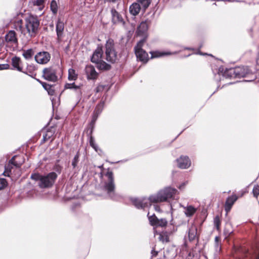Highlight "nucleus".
I'll return each instance as SVG.
<instances>
[{"label": "nucleus", "mask_w": 259, "mask_h": 259, "mask_svg": "<svg viewBox=\"0 0 259 259\" xmlns=\"http://www.w3.org/2000/svg\"><path fill=\"white\" fill-rule=\"evenodd\" d=\"M107 1L109 2H116L117 0H107Z\"/></svg>", "instance_id": "obj_57"}, {"label": "nucleus", "mask_w": 259, "mask_h": 259, "mask_svg": "<svg viewBox=\"0 0 259 259\" xmlns=\"http://www.w3.org/2000/svg\"><path fill=\"white\" fill-rule=\"evenodd\" d=\"M111 13L112 15V21L113 24H124V21L122 16L115 9H112Z\"/></svg>", "instance_id": "obj_16"}, {"label": "nucleus", "mask_w": 259, "mask_h": 259, "mask_svg": "<svg viewBox=\"0 0 259 259\" xmlns=\"http://www.w3.org/2000/svg\"><path fill=\"white\" fill-rule=\"evenodd\" d=\"M85 72L88 79H95L97 78L98 75V73L96 72L95 67L91 65L86 66Z\"/></svg>", "instance_id": "obj_17"}, {"label": "nucleus", "mask_w": 259, "mask_h": 259, "mask_svg": "<svg viewBox=\"0 0 259 259\" xmlns=\"http://www.w3.org/2000/svg\"><path fill=\"white\" fill-rule=\"evenodd\" d=\"M177 192L176 189L168 187L159 191L156 195L150 196L149 198H133L131 199V201L137 208H144L151 205V202L157 203L164 201L169 202V199H176Z\"/></svg>", "instance_id": "obj_1"}, {"label": "nucleus", "mask_w": 259, "mask_h": 259, "mask_svg": "<svg viewBox=\"0 0 259 259\" xmlns=\"http://www.w3.org/2000/svg\"><path fill=\"white\" fill-rule=\"evenodd\" d=\"M177 162L178 167L182 169L188 168L191 165V161L186 156H181L177 159Z\"/></svg>", "instance_id": "obj_15"}, {"label": "nucleus", "mask_w": 259, "mask_h": 259, "mask_svg": "<svg viewBox=\"0 0 259 259\" xmlns=\"http://www.w3.org/2000/svg\"><path fill=\"white\" fill-rule=\"evenodd\" d=\"M24 162V159L23 157L17 155L14 156L9 160L8 164L5 166V172H11V169L13 168L12 165L15 166L16 167H20Z\"/></svg>", "instance_id": "obj_9"}, {"label": "nucleus", "mask_w": 259, "mask_h": 259, "mask_svg": "<svg viewBox=\"0 0 259 259\" xmlns=\"http://www.w3.org/2000/svg\"><path fill=\"white\" fill-rule=\"evenodd\" d=\"M103 50L101 47H98L93 53L91 60L93 63L96 64L102 60Z\"/></svg>", "instance_id": "obj_19"}, {"label": "nucleus", "mask_w": 259, "mask_h": 259, "mask_svg": "<svg viewBox=\"0 0 259 259\" xmlns=\"http://www.w3.org/2000/svg\"><path fill=\"white\" fill-rule=\"evenodd\" d=\"M148 22L149 21L147 20L141 22L136 31L138 35L142 36L145 35L148 29Z\"/></svg>", "instance_id": "obj_20"}, {"label": "nucleus", "mask_w": 259, "mask_h": 259, "mask_svg": "<svg viewBox=\"0 0 259 259\" xmlns=\"http://www.w3.org/2000/svg\"><path fill=\"white\" fill-rule=\"evenodd\" d=\"M252 193L253 196L256 198H257V196L259 195V186L258 185H255L253 186L252 189Z\"/></svg>", "instance_id": "obj_40"}, {"label": "nucleus", "mask_w": 259, "mask_h": 259, "mask_svg": "<svg viewBox=\"0 0 259 259\" xmlns=\"http://www.w3.org/2000/svg\"><path fill=\"white\" fill-rule=\"evenodd\" d=\"M107 180L104 182L103 189L106 191L109 197L113 199L116 200L117 197L115 194V184L114 182L113 174L111 171L108 170L105 174Z\"/></svg>", "instance_id": "obj_5"}, {"label": "nucleus", "mask_w": 259, "mask_h": 259, "mask_svg": "<svg viewBox=\"0 0 259 259\" xmlns=\"http://www.w3.org/2000/svg\"><path fill=\"white\" fill-rule=\"evenodd\" d=\"M214 243H220V238L219 236H215L214 239Z\"/></svg>", "instance_id": "obj_51"}, {"label": "nucleus", "mask_w": 259, "mask_h": 259, "mask_svg": "<svg viewBox=\"0 0 259 259\" xmlns=\"http://www.w3.org/2000/svg\"><path fill=\"white\" fill-rule=\"evenodd\" d=\"M9 65L8 64H0V70L8 69L9 68Z\"/></svg>", "instance_id": "obj_48"}, {"label": "nucleus", "mask_w": 259, "mask_h": 259, "mask_svg": "<svg viewBox=\"0 0 259 259\" xmlns=\"http://www.w3.org/2000/svg\"><path fill=\"white\" fill-rule=\"evenodd\" d=\"M158 253V252L154 250V249H152V251H151V254H152V256H155L157 255Z\"/></svg>", "instance_id": "obj_52"}, {"label": "nucleus", "mask_w": 259, "mask_h": 259, "mask_svg": "<svg viewBox=\"0 0 259 259\" xmlns=\"http://www.w3.org/2000/svg\"><path fill=\"white\" fill-rule=\"evenodd\" d=\"M39 21L36 16L30 15L25 18V26L28 35L34 37L38 32Z\"/></svg>", "instance_id": "obj_4"}, {"label": "nucleus", "mask_w": 259, "mask_h": 259, "mask_svg": "<svg viewBox=\"0 0 259 259\" xmlns=\"http://www.w3.org/2000/svg\"><path fill=\"white\" fill-rule=\"evenodd\" d=\"M186 183H184L182 184L181 185H180V186L179 187V189H183L186 185Z\"/></svg>", "instance_id": "obj_54"}, {"label": "nucleus", "mask_w": 259, "mask_h": 259, "mask_svg": "<svg viewBox=\"0 0 259 259\" xmlns=\"http://www.w3.org/2000/svg\"><path fill=\"white\" fill-rule=\"evenodd\" d=\"M39 82L42 85V87L44 88L45 90H46L48 94L50 95H53L55 93V91L53 89V86L50 85L45 82H43L41 81H39Z\"/></svg>", "instance_id": "obj_27"}, {"label": "nucleus", "mask_w": 259, "mask_h": 259, "mask_svg": "<svg viewBox=\"0 0 259 259\" xmlns=\"http://www.w3.org/2000/svg\"><path fill=\"white\" fill-rule=\"evenodd\" d=\"M215 252L214 255H218L221 250V246L220 243H214Z\"/></svg>", "instance_id": "obj_45"}, {"label": "nucleus", "mask_w": 259, "mask_h": 259, "mask_svg": "<svg viewBox=\"0 0 259 259\" xmlns=\"http://www.w3.org/2000/svg\"><path fill=\"white\" fill-rule=\"evenodd\" d=\"M105 59L109 62L114 63L117 59V53L115 49L114 41L108 38L105 44Z\"/></svg>", "instance_id": "obj_6"}, {"label": "nucleus", "mask_w": 259, "mask_h": 259, "mask_svg": "<svg viewBox=\"0 0 259 259\" xmlns=\"http://www.w3.org/2000/svg\"><path fill=\"white\" fill-rule=\"evenodd\" d=\"M254 79V77H252L251 78V79H250V80H247V81H252V80H253Z\"/></svg>", "instance_id": "obj_58"}, {"label": "nucleus", "mask_w": 259, "mask_h": 259, "mask_svg": "<svg viewBox=\"0 0 259 259\" xmlns=\"http://www.w3.org/2000/svg\"><path fill=\"white\" fill-rule=\"evenodd\" d=\"M62 168V166L58 163H55L53 167V169L59 174H61Z\"/></svg>", "instance_id": "obj_41"}, {"label": "nucleus", "mask_w": 259, "mask_h": 259, "mask_svg": "<svg viewBox=\"0 0 259 259\" xmlns=\"http://www.w3.org/2000/svg\"><path fill=\"white\" fill-rule=\"evenodd\" d=\"M105 102L104 101H101L99 103H98L95 107V109L94 112L95 114H100L102 112L104 107Z\"/></svg>", "instance_id": "obj_33"}, {"label": "nucleus", "mask_w": 259, "mask_h": 259, "mask_svg": "<svg viewBox=\"0 0 259 259\" xmlns=\"http://www.w3.org/2000/svg\"><path fill=\"white\" fill-rule=\"evenodd\" d=\"M21 63V59L19 57H14L12 59V64L13 67L18 71L23 72L22 67L20 65Z\"/></svg>", "instance_id": "obj_22"}, {"label": "nucleus", "mask_w": 259, "mask_h": 259, "mask_svg": "<svg viewBox=\"0 0 259 259\" xmlns=\"http://www.w3.org/2000/svg\"><path fill=\"white\" fill-rule=\"evenodd\" d=\"M99 115V114H95V113L94 112L92 116V119L90 123H91L92 124H95Z\"/></svg>", "instance_id": "obj_47"}, {"label": "nucleus", "mask_w": 259, "mask_h": 259, "mask_svg": "<svg viewBox=\"0 0 259 259\" xmlns=\"http://www.w3.org/2000/svg\"><path fill=\"white\" fill-rule=\"evenodd\" d=\"M186 183H184L182 184L181 185H180V186L179 187V189H183L186 185Z\"/></svg>", "instance_id": "obj_55"}, {"label": "nucleus", "mask_w": 259, "mask_h": 259, "mask_svg": "<svg viewBox=\"0 0 259 259\" xmlns=\"http://www.w3.org/2000/svg\"><path fill=\"white\" fill-rule=\"evenodd\" d=\"M150 53L151 55V58H158L160 57L163 56H167L169 55L174 54H176V52L175 53H171L170 52H158V51H154V52H150Z\"/></svg>", "instance_id": "obj_25"}, {"label": "nucleus", "mask_w": 259, "mask_h": 259, "mask_svg": "<svg viewBox=\"0 0 259 259\" xmlns=\"http://www.w3.org/2000/svg\"><path fill=\"white\" fill-rule=\"evenodd\" d=\"M256 64L259 66V46L257 50V55L256 57Z\"/></svg>", "instance_id": "obj_50"}, {"label": "nucleus", "mask_w": 259, "mask_h": 259, "mask_svg": "<svg viewBox=\"0 0 259 259\" xmlns=\"http://www.w3.org/2000/svg\"><path fill=\"white\" fill-rule=\"evenodd\" d=\"M80 156V154L79 153V151H78L71 161V165L73 169H75L77 167V164L79 161Z\"/></svg>", "instance_id": "obj_31"}, {"label": "nucleus", "mask_w": 259, "mask_h": 259, "mask_svg": "<svg viewBox=\"0 0 259 259\" xmlns=\"http://www.w3.org/2000/svg\"><path fill=\"white\" fill-rule=\"evenodd\" d=\"M190 55V54H189V55H188L186 56V57H188V56H189Z\"/></svg>", "instance_id": "obj_62"}, {"label": "nucleus", "mask_w": 259, "mask_h": 259, "mask_svg": "<svg viewBox=\"0 0 259 259\" xmlns=\"http://www.w3.org/2000/svg\"><path fill=\"white\" fill-rule=\"evenodd\" d=\"M51 136H48L47 134H46L45 135H43V138L41 141V143H45L46 141H47L50 138Z\"/></svg>", "instance_id": "obj_49"}, {"label": "nucleus", "mask_w": 259, "mask_h": 259, "mask_svg": "<svg viewBox=\"0 0 259 259\" xmlns=\"http://www.w3.org/2000/svg\"><path fill=\"white\" fill-rule=\"evenodd\" d=\"M106 87H107L105 85H102V84L98 85L95 89V92L96 93L102 92L104 91L105 88Z\"/></svg>", "instance_id": "obj_44"}, {"label": "nucleus", "mask_w": 259, "mask_h": 259, "mask_svg": "<svg viewBox=\"0 0 259 259\" xmlns=\"http://www.w3.org/2000/svg\"><path fill=\"white\" fill-rule=\"evenodd\" d=\"M141 7L140 4L138 3H133L130 7V13L133 16H136L137 15H138L139 13Z\"/></svg>", "instance_id": "obj_23"}, {"label": "nucleus", "mask_w": 259, "mask_h": 259, "mask_svg": "<svg viewBox=\"0 0 259 259\" xmlns=\"http://www.w3.org/2000/svg\"><path fill=\"white\" fill-rule=\"evenodd\" d=\"M35 61L39 64H47L51 59V55L46 51L38 52L34 56Z\"/></svg>", "instance_id": "obj_12"}, {"label": "nucleus", "mask_w": 259, "mask_h": 259, "mask_svg": "<svg viewBox=\"0 0 259 259\" xmlns=\"http://www.w3.org/2000/svg\"><path fill=\"white\" fill-rule=\"evenodd\" d=\"M221 219L219 215H216L213 219V224L218 231L220 229Z\"/></svg>", "instance_id": "obj_37"}, {"label": "nucleus", "mask_w": 259, "mask_h": 259, "mask_svg": "<svg viewBox=\"0 0 259 259\" xmlns=\"http://www.w3.org/2000/svg\"><path fill=\"white\" fill-rule=\"evenodd\" d=\"M159 239L163 243H167L169 241V236L166 232H162L159 234Z\"/></svg>", "instance_id": "obj_35"}, {"label": "nucleus", "mask_w": 259, "mask_h": 259, "mask_svg": "<svg viewBox=\"0 0 259 259\" xmlns=\"http://www.w3.org/2000/svg\"><path fill=\"white\" fill-rule=\"evenodd\" d=\"M187 233L190 242L199 241V236L197 233V227L195 225H191L188 230Z\"/></svg>", "instance_id": "obj_13"}, {"label": "nucleus", "mask_w": 259, "mask_h": 259, "mask_svg": "<svg viewBox=\"0 0 259 259\" xmlns=\"http://www.w3.org/2000/svg\"><path fill=\"white\" fill-rule=\"evenodd\" d=\"M145 41L146 37H144L138 42L137 45L134 48L135 53L137 59L143 63H147L149 60L148 54L142 49Z\"/></svg>", "instance_id": "obj_7"}, {"label": "nucleus", "mask_w": 259, "mask_h": 259, "mask_svg": "<svg viewBox=\"0 0 259 259\" xmlns=\"http://www.w3.org/2000/svg\"><path fill=\"white\" fill-rule=\"evenodd\" d=\"M50 9L54 15H56L57 13L58 6L57 2L55 0H52L51 1Z\"/></svg>", "instance_id": "obj_34"}, {"label": "nucleus", "mask_w": 259, "mask_h": 259, "mask_svg": "<svg viewBox=\"0 0 259 259\" xmlns=\"http://www.w3.org/2000/svg\"><path fill=\"white\" fill-rule=\"evenodd\" d=\"M138 2L142 6L144 9H146L151 3V0H138Z\"/></svg>", "instance_id": "obj_39"}, {"label": "nucleus", "mask_w": 259, "mask_h": 259, "mask_svg": "<svg viewBox=\"0 0 259 259\" xmlns=\"http://www.w3.org/2000/svg\"><path fill=\"white\" fill-rule=\"evenodd\" d=\"M96 64L97 68L99 70H109L111 68V65L102 60L97 63Z\"/></svg>", "instance_id": "obj_26"}, {"label": "nucleus", "mask_w": 259, "mask_h": 259, "mask_svg": "<svg viewBox=\"0 0 259 259\" xmlns=\"http://www.w3.org/2000/svg\"><path fill=\"white\" fill-rule=\"evenodd\" d=\"M64 22L61 18L58 17L56 23V31L58 40H60L63 35Z\"/></svg>", "instance_id": "obj_14"}, {"label": "nucleus", "mask_w": 259, "mask_h": 259, "mask_svg": "<svg viewBox=\"0 0 259 259\" xmlns=\"http://www.w3.org/2000/svg\"><path fill=\"white\" fill-rule=\"evenodd\" d=\"M237 199L238 197L236 195H232L227 198L225 204V210L226 212L230 211L234 203Z\"/></svg>", "instance_id": "obj_18"}, {"label": "nucleus", "mask_w": 259, "mask_h": 259, "mask_svg": "<svg viewBox=\"0 0 259 259\" xmlns=\"http://www.w3.org/2000/svg\"><path fill=\"white\" fill-rule=\"evenodd\" d=\"M77 78V74L75 73L74 69L70 68L68 70V79L70 81L75 80Z\"/></svg>", "instance_id": "obj_32"}, {"label": "nucleus", "mask_w": 259, "mask_h": 259, "mask_svg": "<svg viewBox=\"0 0 259 259\" xmlns=\"http://www.w3.org/2000/svg\"><path fill=\"white\" fill-rule=\"evenodd\" d=\"M186 259H190L189 257H187Z\"/></svg>", "instance_id": "obj_63"}, {"label": "nucleus", "mask_w": 259, "mask_h": 259, "mask_svg": "<svg viewBox=\"0 0 259 259\" xmlns=\"http://www.w3.org/2000/svg\"><path fill=\"white\" fill-rule=\"evenodd\" d=\"M64 88L65 89H73L75 91L78 92L79 93H81L79 86L76 85L74 82L66 83L64 85Z\"/></svg>", "instance_id": "obj_30"}, {"label": "nucleus", "mask_w": 259, "mask_h": 259, "mask_svg": "<svg viewBox=\"0 0 259 259\" xmlns=\"http://www.w3.org/2000/svg\"><path fill=\"white\" fill-rule=\"evenodd\" d=\"M34 55V51L32 49L23 50L22 56L27 60H30L32 58Z\"/></svg>", "instance_id": "obj_28"}, {"label": "nucleus", "mask_w": 259, "mask_h": 259, "mask_svg": "<svg viewBox=\"0 0 259 259\" xmlns=\"http://www.w3.org/2000/svg\"><path fill=\"white\" fill-rule=\"evenodd\" d=\"M14 27L15 29L22 34H25V28L23 27V20L22 19H19L16 21L14 23Z\"/></svg>", "instance_id": "obj_24"}, {"label": "nucleus", "mask_w": 259, "mask_h": 259, "mask_svg": "<svg viewBox=\"0 0 259 259\" xmlns=\"http://www.w3.org/2000/svg\"><path fill=\"white\" fill-rule=\"evenodd\" d=\"M150 224L155 227H165L167 224V221L165 219H158L154 214L149 215V213L147 214Z\"/></svg>", "instance_id": "obj_10"}, {"label": "nucleus", "mask_w": 259, "mask_h": 259, "mask_svg": "<svg viewBox=\"0 0 259 259\" xmlns=\"http://www.w3.org/2000/svg\"><path fill=\"white\" fill-rule=\"evenodd\" d=\"M223 1H227V2H245L244 1H238V0H223Z\"/></svg>", "instance_id": "obj_53"}, {"label": "nucleus", "mask_w": 259, "mask_h": 259, "mask_svg": "<svg viewBox=\"0 0 259 259\" xmlns=\"http://www.w3.org/2000/svg\"><path fill=\"white\" fill-rule=\"evenodd\" d=\"M184 209V213L186 217H192L197 211V208L192 205H187L183 206Z\"/></svg>", "instance_id": "obj_21"}, {"label": "nucleus", "mask_w": 259, "mask_h": 259, "mask_svg": "<svg viewBox=\"0 0 259 259\" xmlns=\"http://www.w3.org/2000/svg\"><path fill=\"white\" fill-rule=\"evenodd\" d=\"M155 209L156 211H159L160 210V207L158 206H155Z\"/></svg>", "instance_id": "obj_56"}, {"label": "nucleus", "mask_w": 259, "mask_h": 259, "mask_svg": "<svg viewBox=\"0 0 259 259\" xmlns=\"http://www.w3.org/2000/svg\"><path fill=\"white\" fill-rule=\"evenodd\" d=\"M35 70L36 68L33 65H29L27 66L26 71L24 73L32 77H34V76L36 75V73H34Z\"/></svg>", "instance_id": "obj_29"}, {"label": "nucleus", "mask_w": 259, "mask_h": 259, "mask_svg": "<svg viewBox=\"0 0 259 259\" xmlns=\"http://www.w3.org/2000/svg\"><path fill=\"white\" fill-rule=\"evenodd\" d=\"M250 75H253V76L254 77V75H253L252 73V74H250Z\"/></svg>", "instance_id": "obj_61"}, {"label": "nucleus", "mask_w": 259, "mask_h": 259, "mask_svg": "<svg viewBox=\"0 0 259 259\" xmlns=\"http://www.w3.org/2000/svg\"><path fill=\"white\" fill-rule=\"evenodd\" d=\"M90 145L96 151L98 152L99 150L98 146L96 143L94 138L93 136H91L89 139Z\"/></svg>", "instance_id": "obj_36"}, {"label": "nucleus", "mask_w": 259, "mask_h": 259, "mask_svg": "<svg viewBox=\"0 0 259 259\" xmlns=\"http://www.w3.org/2000/svg\"><path fill=\"white\" fill-rule=\"evenodd\" d=\"M94 127L95 124H92L91 123H90L89 127L87 132L88 136L89 137V139L90 138L91 136H93L92 134L94 131Z\"/></svg>", "instance_id": "obj_42"}, {"label": "nucleus", "mask_w": 259, "mask_h": 259, "mask_svg": "<svg viewBox=\"0 0 259 259\" xmlns=\"http://www.w3.org/2000/svg\"><path fill=\"white\" fill-rule=\"evenodd\" d=\"M218 73L225 78H240L249 77L252 74V71L247 66H239L234 68L226 69L224 72V68L221 67L219 69Z\"/></svg>", "instance_id": "obj_2"}, {"label": "nucleus", "mask_w": 259, "mask_h": 259, "mask_svg": "<svg viewBox=\"0 0 259 259\" xmlns=\"http://www.w3.org/2000/svg\"><path fill=\"white\" fill-rule=\"evenodd\" d=\"M59 70L61 71V68L58 66L45 68L42 71V77L47 80L56 82L58 80L57 73Z\"/></svg>", "instance_id": "obj_8"}, {"label": "nucleus", "mask_w": 259, "mask_h": 259, "mask_svg": "<svg viewBox=\"0 0 259 259\" xmlns=\"http://www.w3.org/2000/svg\"><path fill=\"white\" fill-rule=\"evenodd\" d=\"M7 182L5 179H0V190L4 189L7 186Z\"/></svg>", "instance_id": "obj_43"}, {"label": "nucleus", "mask_w": 259, "mask_h": 259, "mask_svg": "<svg viewBox=\"0 0 259 259\" xmlns=\"http://www.w3.org/2000/svg\"><path fill=\"white\" fill-rule=\"evenodd\" d=\"M204 245H202V246H200L199 241H197L195 246L193 248V251L196 252L197 255V252L199 253V255L202 252Z\"/></svg>", "instance_id": "obj_38"}, {"label": "nucleus", "mask_w": 259, "mask_h": 259, "mask_svg": "<svg viewBox=\"0 0 259 259\" xmlns=\"http://www.w3.org/2000/svg\"><path fill=\"white\" fill-rule=\"evenodd\" d=\"M5 40L8 45L15 46L18 45L17 33L14 30H9L5 35Z\"/></svg>", "instance_id": "obj_11"}, {"label": "nucleus", "mask_w": 259, "mask_h": 259, "mask_svg": "<svg viewBox=\"0 0 259 259\" xmlns=\"http://www.w3.org/2000/svg\"><path fill=\"white\" fill-rule=\"evenodd\" d=\"M58 177L55 172H51L46 175H41L38 173L32 174L31 179L34 181H38V186L41 188L51 187L54 184Z\"/></svg>", "instance_id": "obj_3"}, {"label": "nucleus", "mask_w": 259, "mask_h": 259, "mask_svg": "<svg viewBox=\"0 0 259 259\" xmlns=\"http://www.w3.org/2000/svg\"><path fill=\"white\" fill-rule=\"evenodd\" d=\"M46 0H35L33 2V5L37 6H43Z\"/></svg>", "instance_id": "obj_46"}, {"label": "nucleus", "mask_w": 259, "mask_h": 259, "mask_svg": "<svg viewBox=\"0 0 259 259\" xmlns=\"http://www.w3.org/2000/svg\"><path fill=\"white\" fill-rule=\"evenodd\" d=\"M185 49L186 50H192V49L191 48H186Z\"/></svg>", "instance_id": "obj_59"}, {"label": "nucleus", "mask_w": 259, "mask_h": 259, "mask_svg": "<svg viewBox=\"0 0 259 259\" xmlns=\"http://www.w3.org/2000/svg\"><path fill=\"white\" fill-rule=\"evenodd\" d=\"M170 207L171 209H172V206L171 203H170Z\"/></svg>", "instance_id": "obj_60"}]
</instances>
